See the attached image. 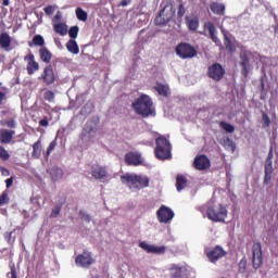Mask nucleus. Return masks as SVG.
I'll list each match as a JSON object with an SVG mask.
<instances>
[{
	"mask_svg": "<svg viewBox=\"0 0 278 278\" xmlns=\"http://www.w3.org/2000/svg\"><path fill=\"white\" fill-rule=\"evenodd\" d=\"M121 181L124 186H127L129 190L137 191L149 188L150 180L146 175L125 174L121 176Z\"/></svg>",
	"mask_w": 278,
	"mask_h": 278,
	"instance_id": "1",
	"label": "nucleus"
},
{
	"mask_svg": "<svg viewBox=\"0 0 278 278\" xmlns=\"http://www.w3.org/2000/svg\"><path fill=\"white\" fill-rule=\"evenodd\" d=\"M132 110L136 112V114H139V116H143L144 118H147L148 116H153V114H155V108H153V100H151V97L147 94H142L132 103Z\"/></svg>",
	"mask_w": 278,
	"mask_h": 278,
	"instance_id": "2",
	"label": "nucleus"
},
{
	"mask_svg": "<svg viewBox=\"0 0 278 278\" xmlns=\"http://www.w3.org/2000/svg\"><path fill=\"white\" fill-rule=\"evenodd\" d=\"M206 214L207 218L213 223H225L227 208L223 204L215 205L214 201H211L206 206Z\"/></svg>",
	"mask_w": 278,
	"mask_h": 278,
	"instance_id": "3",
	"label": "nucleus"
},
{
	"mask_svg": "<svg viewBox=\"0 0 278 278\" xmlns=\"http://www.w3.org/2000/svg\"><path fill=\"white\" fill-rule=\"evenodd\" d=\"M170 141L164 137L156 139L155 156L157 160H170Z\"/></svg>",
	"mask_w": 278,
	"mask_h": 278,
	"instance_id": "4",
	"label": "nucleus"
},
{
	"mask_svg": "<svg viewBox=\"0 0 278 278\" xmlns=\"http://www.w3.org/2000/svg\"><path fill=\"white\" fill-rule=\"evenodd\" d=\"M175 51L178 58H181V60H190L197 55V50L194 47L187 42L179 43Z\"/></svg>",
	"mask_w": 278,
	"mask_h": 278,
	"instance_id": "5",
	"label": "nucleus"
},
{
	"mask_svg": "<svg viewBox=\"0 0 278 278\" xmlns=\"http://www.w3.org/2000/svg\"><path fill=\"white\" fill-rule=\"evenodd\" d=\"M76 266H80L81 268H90L92 264H94V257H92V253L85 251L83 254L76 256Z\"/></svg>",
	"mask_w": 278,
	"mask_h": 278,
	"instance_id": "6",
	"label": "nucleus"
},
{
	"mask_svg": "<svg viewBox=\"0 0 278 278\" xmlns=\"http://www.w3.org/2000/svg\"><path fill=\"white\" fill-rule=\"evenodd\" d=\"M97 138V123L88 122L83 130V140L85 142H92Z\"/></svg>",
	"mask_w": 278,
	"mask_h": 278,
	"instance_id": "7",
	"label": "nucleus"
},
{
	"mask_svg": "<svg viewBox=\"0 0 278 278\" xmlns=\"http://www.w3.org/2000/svg\"><path fill=\"white\" fill-rule=\"evenodd\" d=\"M91 176L93 177V179L103 182L110 177V174L108 173V168H105L104 166L93 165L91 167Z\"/></svg>",
	"mask_w": 278,
	"mask_h": 278,
	"instance_id": "8",
	"label": "nucleus"
},
{
	"mask_svg": "<svg viewBox=\"0 0 278 278\" xmlns=\"http://www.w3.org/2000/svg\"><path fill=\"white\" fill-rule=\"evenodd\" d=\"M140 249H143V251H147V253H154L155 255H164L166 253V247L165 245H153L149 244L147 241H143L139 243Z\"/></svg>",
	"mask_w": 278,
	"mask_h": 278,
	"instance_id": "9",
	"label": "nucleus"
},
{
	"mask_svg": "<svg viewBox=\"0 0 278 278\" xmlns=\"http://www.w3.org/2000/svg\"><path fill=\"white\" fill-rule=\"evenodd\" d=\"M249 55H251V52H249L247 48L242 47L239 55V64L244 76L249 75Z\"/></svg>",
	"mask_w": 278,
	"mask_h": 278,
	"instance_id": "10",
	"label": "nucleus"
},
{
	"mask_svg": "<svg viewBox=\"0 0 278 278\" xmlns=\"http://www.w3.org/2000/svg\"><path fill=\"white\" fill-rule=\"evenodd\" d=\"M224 75L225 68H223V65L215 63L208 67V77H211V79H214L215 81H220Z\"/></svg>",
	"mask_w": 278,
	"mask_h": 278,
	"instance_id": "11",
	"label": "nucleus"
},
{
	"mask_svg": "<svg viewBox=\"0 0 278 278\" xmlns=\"http://www.w3.org/2000/svg\"><path fill=\"white\" fill-rule=\"evenodd\" d=\"M125 162L129 166H140L144 162V159L139 152H128L125 155Z\"/></svg>",
	"mask_w": 278,
	"mask_h": 278,
	"instance_id": "12",
	"label": "nucleus"
},
{
	"mask_svg": "<svg viewBox=\"0 0 278 278\" xmlns=\"http://www.w3.org/2000/svg\"><path fill=\"white\" fill-rule=\"evenodd\" d=\"M156 214L160 223H170L175 218V213L167 206H161Z\"/></svg>",
	"mask_w": 278,
	"mask_h": 278,
	"instance_id": "13",
	"label": "nucleus"
},
{
	"mask_svg": "<svg viewBox=\"0 0 278 278\" xmlns=\"http://www.w3.org/2000/svg\"><path fill=\"white\" fill-rule=\"evenodd\" d=\"M263 262V256H262V244L261 243H255L253 245V258H252V264L253 268L257 270L262 266Z\"/></svg>",
	"mask_w": 278,
	"mask_h": 278,
	"instance_id": "14",
	"label": "nucleus"
},
{
	"mask_svg": "<svg viewBox=\"0 0 278 278\" xmlns=\"http://www.w3.org/2000/svg\"><path fill=\"white\" fill-rule=\"evenodd\" d=\"M206 255H207L210 262H212V264H216V262H218V260H223V257H225V255H227V252H225L222 247L217 245L213 250L206 252Z\"/></svg>",
	"mask_w": 278,
	"mask_h": 278,
	"instance_id": "15",
	"label": "nucleus"
},
{
	"mask_svg": "<svg viewBox=\"0 0 278 278\" xmlns=\"http://www.w3.org/2000/svg\"><path fill=\"white\" fill-rule=\"evenodd\" d=\"M193 165L197 170H207V168L212 166V163L210 162V159H207V156L200 155L195 157Z\"/></svg>",
	"mask_w": 278,
	"mask_h": 278,
	"instance_id": "16",
	"label": "nucleus"
},
{
	"mask_svg": "<svg viewBox=\"0 0 278 278\" xmlns=\"http://www.w3.org/2000/svg\"><path fill=\"white\" fill-rule=\"evenodd\" d=\"M204 34H208L211 40H213L215 45H220V39H218V37L216 36V26H214L212 22H206L204 24Z\"/></svg>",
	"mask_w": 278,
	"mask_h": 278,
	"instance_id": "17",
	"label": "nucleus"
},
{
	"mask_svg": "<svg viewBox=\"0 0 278 278\" xmlns=\"http://www.w3.org/2000/svg\"><path fill=\"white\" fill-rule=\"evenodd\" d=\"M25 60L28 62L27 65V72L28 75H34L36 73V71H38L40 68V65L38 64V62H36L34 54L29 53Z\"/></svg>",
	"mask_w": 278,
	"mask_h": 278,
	"instance_id": "18",
	"label": "nucleus"
},
{
	"mask_svg": "<svg viewBox=\"0 0 278 278\" xmlns=\"http://www.w3.org/2000/svg\"><path fill=\"white\" fill-rule=\"evenodd\" d=\"M14 130H5V129H1L0 130V142H2V144H8L10 142H12V138L14 136Z\"/></svg>",
	"mask_w": 278,
	"mask_h": 278,
	"instance_id": "19",
	"label": "nucleus"
},
{
	"mask_svg": "<svg viewBox=\"0 0 278 278\" xmlns=\"http://www.w3.org/2000/svg\"><path fill=\"white\" fill-rule=\"evenodd\" d=\"M186 23L190 31H197V29H199V17L194 15H189L186 17Z\"/></svg>",
	"mask_w": 278,
	"mask_h": 278,
	"instance_id": "20",
	"label": "nucleus"
},
{
	"mask_svg": "<svg viewBox=\"0 0 278 278\" xmlns=\"http://www.w3.org/2000/svg\"><path fill=\"white\" fill-rule=\"evenodd\" d=\"M50 176L52 181H60L64 177V170L62 167L54 166L50 169Z\"/></svg>",
	"mask_w": 278,
	"mask_h": 278,
	"instance_id": "21",
	"label": "nucleus"
},
{
	"mask_svg": "<svg viewBox=\"0 0 278 278\" xmlns=\"http://www.w3.org/2000/svg\"><path fill=\"white\" fill-rule=\"evenodd\" d=\"M169 273L172 277L175 278L184 277V273H186V267L179 265H172L169 267Z\"/></svg>",
	"mask_w": 278,
	"mask_h": 278,
	"instance_id": "22",
	"label": "nucleus"
},
{
	"mask_svg": "<svg viewBox=\"0 0 278 278\" xmlns=\"http://www.w3.org/2000/svg\"><path fill=\"white\" fill-rule=\"evenodd\" d=\"M12 45V37L7 33L1 34L0 36V46L2 49L10 51V46Z\"/></svg>",
	"mask_w": 278,
	"mask_h": 278,
	"instance_id": "23",
	"label": "nucleus"
},
{
	"mask_svg": "<svg viewBox=\"0 0 278 278\" xmlns=\"http://www.w3.org/2000/svg\"><path fill=\"white\" fill-rule=\"evenodd\" d=\"M42 79L46 84H53L55 81V76L53 75V68L51 66L45 68Z\"/></svg>",
	"mask_w": 278,
	"mask_h": 278,
	"instance_id": "24",
	"label": "nucleus"
},
{
	"mask_svg": "<svg viewBox=\"0 0 278 278\" xmlns=\"http://www.w3.org/2000/svg\"><path fill=\"white\" fill-rule=\"evenodd\" d=\"M66 49L73 55H78L79 54V46L77 45V41H75V39H70L67 41Z\"/></svg>",
	"mask_w": 278,
	"mask_h": 278,
	"instance_id": "25",
	"label": "nucleus"
},
{
	"mask_svg": "<svg viewBox=\"0 0 278 278\" xmlns=\"http://www.w3.org/2000/svg\"><path fill=\"white\" fill-rule=\"evenodd\" d=\"M53 29L60 36H66L68 34V26L64 23L53 24Z\"/></svg>",
	"mask_w": 278,
	"mask_h": 278,
	"instance_id": "26",
	"label": "nucleus"
},
{
	"mask_svg": "<svg viewBox=\"0 0 278 278\" xmlns=\"http://www.w3.org/2000/svg\"><path fill=\"white\" fill-rule=\"evenodd\" d=\"M211 12L217 14L218 16H223V14H225V4L213 2L211 4Z\"/></svg>",
	"mask_w": 278,
	"mask_h": 278,
	"instance_id": "27",
	"label": "nucleus"
},
{
	"mask_svg": "<svg viewBox=\"0 0 278 278\" xmlns=\"http://www.w3.org/2000/svg\"><path fill=\"white\" fill-rule=\"evenodd\" d=\"M186 186H188V180L186 179V177H184L182 175H178L176 178L177 191L181 192V190H184V188H186Z\"/></svg>",
	"mask_w": 278,
	"mask_h": 278,
	"instance_id": "28",
	"label": "nucleus"
},
{
	"mask_svg": "<svg viewBox=\"0 0 278 278\" xmlns=\"http://www.w3.org/2000/svg\"><path fill=\"white\" fill-rule=\"evenodd\" d=\"M154 88L162 97H168L170 94V89L166 85L156 84Z\"/></svg>",
	"mask_w": 278,
	"mask_h": 278,
	"instance_id": "29",
	"label": "nucleus"
},
{
	"mask_svg": "<svg viewBox=\"0 0 278 278\" xmlns=\"http://www.w3.org/2000/svg\"><path fill=\"white\" fill-rule=\"evenodd\" d=\"M42 154V144L40 143V140H38L36 143L33 146V154L31 156L38 160L40 155Z\"/></svg>",
	"mask_w": 278,
	"mask_h": 278,
	"instance_id": "30",
	"label": "nucleus"
},
{
	"mask_svg": "<svg viewBox=\"0 0 278 278\" xmlns=\"http://www.w3.org/2000/svg\"><path fill=\"white\" fill-rule=\"evenodd\" d=\"M29 47H45V37L43 36H40V35H36L34 38H33V43L29 42L28 43Z\"/></svg>",
	"mask_w": 278,
	"mask_h": 278,
	"instance_id": "31",
	"label": "nucleus"
},
{
	"mask_svg": "<svg viewBox=\"0 0 278 278\" xmlns=\"http://www.w3.org/2000/svg\"><path fill=\"white\" fill-rule=\"evenodd\" d=\"M39 53L42 62H46L47 64L51 62V52L47 48H41Z\"/></svg>",
	"mask_w": 278,
	"mask_h": 278,
	"instance_id": "32",
	"label": "nucleus"
},
{
	"mask_svg": "<svg viewBox=\"0 0 278 278\" xmlns=\"http://www.w3.org/2000/svg\"><path fill=\"white\" fill-rule=\"evenodd\" d=\"M92 110H94V104H92V102H87L80 110V114L81 116H88V114L92 113Z\"/></svg>",
	"mask_w": 278,
	"mask_h": 278,
	"instance_id": "33",
	"label": "nucleus"
},
{
	"mask_svg": "<svg viewBox=\"0 0 278 278\" xmlns=\"http://www.w3.org/2000/svg\"><path fill=\"white\" fill-rule=\"evenodd\" d=\"M270 175H273V161H266V163H265V181H269Z\"/></svg>",
	"mask_w": 278,
	"mask_h": 278,
	"instance_id": "34",
	"label": "nucleus"
},
{
	"mask_svg": "<svg viewBox=\"0 0 278 278\" xmlns=\"http://www.w3.org/2000/svg\"><path fill=\"white\" fill-rule=\"evenodd\" d=\"M76 17L78 18V21L86 23V21H88V13L86 11H84V9L77 8L76 9Z\"/></svg>",
	"mask_w": 278,
	"mask_h": 278,
	"instance_id": "35",
	"label": "nucleus"
},
{
	"mask_svg": "<svg viewBox=\"0 0 278 278\" xmlns=\"http://www.w3.org/2000/svg\"><path fill=\"white\" fill-rule=\"evenodd\" d=\"M164 10L163 9L160 14L155 17L154 23L155 25H166L168 23V18L164 17Z\"/></svg>",
	"mask_w": 278,
	"mask_h": 278,
	"instance_id": "36",
	"label": "nucleus"
},
{
	"mask_svg": "<svg viewBox=\"0 0 278 278\" xmlns=\"http://www.w3.org/2000/svg\"><path fill=\"white\" fill-rule=\"evenodd\" d=\"M220 127L228 134H233L236 131V128L233 127V125H231L227 122H220Z\"/></svg>",
	"mask_w": 278,
	"mask_h": 278,
	"instance_id": "37",
	"label": "nucleus"
},
{
	"mask_svg": "<svg viewBox=\"0 0 278 278\" xmlns=\"http://www.w3.org/2000/svg\"><path fill=\"white\" fill-rule=\"evenodd\" d=\"M78 34H79V27L78 26H73L68 30L70 38H73V40H75V38H77Z\"/></svg>",
	"mask_w": 278,
	"mask_h": 278,
	"instance_id": "38",
	"label": "nucleus"
},
{
	"mask_svg": "<svg viewBox=\"0 0 278 278\" xmlns=\"http://www.w3.org/2000/svg\"><path fill=\"white\" fill-rule=\"evenodd\" d=\"M224 36L226 39V49H228V51H230V53H233V51H236V46H233V43H231V40H229L227 35H224Z\"/></svg>",
	"mask_w": 278,
	"mask_h": 278,
	"instance_id": "39",
	"label": "nucleus"
},
{
	"mask_svg": "<svg viewBox=\"0 0 278 278\" xmlns=\"http://www.w3.org/2000/svg\"><path fill=\"white\" fill-rule=\"evenodd\" d=\"M0 157L1 160L8 161L10 160V153H8V150L5 148L0 146Z\"/></svg>",
	"mask_w": 278,
	"mask_h": 278,
	"instance_id": "40",
	"label": "nucleus"
},
{
	"mask_svg": "<svg viewBox=\"0 0 278 278\" xmlns=\"http://www.w3.org/2000/svg\"><path fill=\"white\" fill-rule=\"evenodd\" d=\"M55 10H58V5H48L43 9L48 16H51V14L55 12Z\"/></svg>",
	"mask_w": 278,
	"mask_h": 278,
	"instance_id": "41",
	"label": "nucleus"
},
{
	"mask_svg": "<svg viewBox=\"0 0 278 278\" xmlns=\"http://www.w3.org/2000/svg\"><path fill=\"white\" fill-rule=\"evenodd\" d=\"M55 147H58V141L53 140L50 142L48 150H47V157H49V155H51V152L55 149Z\"/></svg>",
	"mask_w": 278,
	"mask_h": 278,
	"instance_id": "42",
	"label": "nucleus"
},
{
	"mask_svg": "<svg viewBox=\"0 0 278 278\" xmlns=\"http://www.w3.org/2000/svg\"><path fill=\"white\" fill-rule=\"evenodd\" d=\"M54 99H55V93H53V91H46L45 92V100L46 101L53 102Z\"/></svg>",
	"mask_w": 278,
	"mask_h": 278,
	"instance_id": "43",
	"label": "nucleus"
},
{
	"mask_svg": "<svg viewBox=\"0 0 278 278\" xmlns=\"http://www.w3.org/2000/svg\"><path fill=\"white\" fill-rule=\"evenodd\" d=\"M79 216L81 220H85L86 223H90L92 220V218L85 211H80Z\"/></svg>",
	"mask_w": 278,
	"mask_h": 278,
	"instance_id": "44",
	"label": "nucleus"
},
{
	"mask_svg": "<svg viewBox=\"0 0 278 278\" xmlns=\"http://www.w3.org/2000/svg\"><path fill=\"white\" fill-rule=\"evenodd\" d=\"M247 271V258H242L239 262V273H245Z\"/></svg>",
	"mask_w": 278,
	"mask_h": 278,
	"instance_id": "45",
	"label": "nucleus"
},
{
	"mask_svg": "<svg viewBox=\"0 0 278 278\" xmlns=\"http://www.w3.org/2000/svg\"><path fill=\"white\" fill-rule=\"evenodd\" d=\"M10 203V198L8 197V193H2L0 197V205H5Z\"/></svg>",
	"mask_w": 278,
	"mask_h": 278,
	"instance_id": "46",
	"label": "nucleus"
},
{
	"mask_svg": "<svg viewBox=\"0 0 278 278\" xmlns=\"http://www.w3.org/2000/svg\"><path fill=\"white\" fill-rule=\"evenodd\" d=\"M60 212H61V208L60 206H56L52 210V213H51V218H58V216H60Z\"/></svg>",
	"mask_w": 278,
	"mask_h": 278,
	"instance_id": "47",
	"label": "nucleus"
},
{
	"mask_svg": "<svg viewBox=\"0 0 278 278\" xmlns=\"http://www.w3.org/2000/svg\"><path fill=\"white\" fill-rule=\"evenodd\" d=\"M270 126V117H268L266 114H263V127H269Z\"/></svg>",
	"mask_w": 278,
	"mask_h": 278,
	"instance_id": "48",
	"label": "nucleus"
},
{
	"mask_svg": "<svg viewBox=\"0 0 278 278\" xmlns=\"http://www.w3.org/2000/svg\"><path fill=\"white\" fill-rule=\"evenodd\" d=\"M9 278H16V268L14 266L11 267V273L8 274Z\"/></svg>",
	"mask_w": 278,
	"mask_h": 278,
	"instance_id": "49",
	"label": "nucleus"
},
{
	"mask_svg": "<svg viewBox=\"0 0 278 278\" xmlns=\"http://www.w3.org/2000/svg\"><path fill=\"white\" fill-rule=\"evenodd\" d=\"M62 21V12L58 11L55 16L53 17V23Z\"/></svg>",
	"mask_w": 278,
	"mask_h": 278,
	"instance_id": "50",
	"label": "nucleus"
},
{
	"mask_svg": "<svg viewBox=\"0 0 278 278\" xmlns=\"http://www.w3.org/2000/svg\"><path fill=\"white\" fill-rule=\"evenodd\" d=\"M39 125L41 127H49V121L47 118H43L39 122Z\"/></svg>",
	"mask_w": 278,
	"mask_h": 278,
	"instance_id": "51",
	"label": "nucleus"
},
{
	"mask_svg": "<svg viewBox=\"0 0 278 278\" xmlns=\"http://www.w3.org/2000/svg\"><path fill=\"white\" fill-rule=\"evenodd\" d=\"M7 125H8V127H10L11 129L16 128V122H14V119L9 121V122L7 123Z\"/></svg>",
	"mask_w": 278,
	"mask_h": 278,
	"instance_id": "52",
	"label": "nucleus"
},
{
	"mask_svg": "<svg viewBox=\"0 0 278 278\" xmlns=\"http://www.w3.org/2000/svg\"><path fill=\"white\" fill-rule=\"evenodd\" d=\"M4 238L7 242L11 243L12 242V232H5Z\"/></svg>",
	"mask_w": 278,
	"mask_h": 278,
	"instance_id": "53",
	"label": "nucleus"
},
{
	"mask_svg": "<svg viewBox=\"0 0 278 278\" xmlns=\"http://www.w3.org/2000/svg\"><path fill=\"white\" fill-rule=\"evenodd\" d=\"M13 182H14V180H13L12 178H8V179L5 180L7 188H10Z\"/></svg>",
	"mask_w": 278,
	"mask_h": 278,
	"instance_id": "54",
	"label": "nucleus"
},
{
	"mask_svg": "<svg viewBox=\"0 0 278 278\" xmlns=\"http://www.w3.org/2000/svg\"><path fill=\"white\" fill-rule=\"evenodd\" d=\"M184 12H185L184 4H180L179 5V11H178L179 16H184Z\"/></svg>",
	"mask_w": 278,
	"mask_h": 278,
	"instance_id": "55",
	"label": "nucleus"
},
{
	"mask_svg": "<svg viewBox=\"0 0 278 278\" xmlns=\"http://www.w3.org/2000/svg\"><path fill=\"white\" fill-rule=\"evenodd\" d=\"M266 162H273V150L269 151Z\"/></svg>",
	"mask_w": 278,
	"mask_h": 278,
	"instance_id": "56",
	"label": "nucleus"
},
{
	"mask_svg": "<svg viewBox=\"0 0 278 278\" xmlns=\"http://www.w3.org/2000/svg\"><path fill=\"white\" fill-rule=\"evenodd\" d=\"M1 173L4 177H8L10 175V170L5 169V168H2L1 169Z\"/></svg>",
	"mask_w": 278,
	"mask_h": 278,
	"instance_id": "57",
	"label": "nucleus"
},
{
	"mask_svg": "<svg viewBox=\"0 0 278 278\" xmlns=\"http://www.w3.org/2000/svg\"><path fill=\"white\" fill-rule=\"evenodd\" d=\"M5 100V94L0 91V103H2Z\"/></svg>",
	"mask_w": 278,
	"mask_h": 278,
	"instance_id": "58",
	"label": "nucleus"
},
{
	"mask_svg": "<svg viewBox=\"0 0 278 278\" xmlns=\"http://www.w3.org/2000/svg\"><path fill=\"white\" fill-rule=\"evenodd\" d=\"M231 151H236V144L233 142H230Z\"/></svg>",
	"mask_w": 278,
	"mask_h": 278,
	"instance_id": "59",
	"label": "nucleus"
},
{
	"mask_svg": "<svg viewBox=\"0 0 278 278\" xmlns=\"http://www.w3.org/2000/svg\"><path fill=\"white\" fill-rule=\"evenodd\" d=\"M3 5L5 7L10 5V0H3Z\"/></svg>",
	"mask_w": 278,
	"mask_h": 278,
	"instance_id": "60",
	"label": "nucleus"
},
{
	"mask_svg": "<svg viewBox=\"0 0 278 278\" xmlns=\"http://www.w3.org/2000/svg\"><path fill=\"white\" fill-rule=\"evenodd\" d=\"M121 5H123V7L127 5V0H123Z\"/></svg>",
	"mask_w": 278,
	"mask_h": 278,
	"instance_id": "61",
	"label": "nucleus"
},
{
	"mask_svg": "<svg viewBox=\"0 0 278 278\" xmlns=\"http://www.w3.org/2000/svg\"><path fill=\"white\" fill-rule=\"evenodd\" d=\"M2 168H1V166H0V170H1Z\"/></svg>",
	"mask_w": 278,
	"mask_h": 278,
	"instance_id": "62",
	"label": "nucleus"
},
{
	"mask_svg": "<svg viewBox=\"0 0 278 278\" xmlns=\"http://www.w3.org/2000/svg\"><path fill=\"white\" fill-rule=\"evenodd\" d=\"M0 86H1V83H0Z\"/></svg>",
	"mask_w": 278,
	"mask_h": 278,
	"instance_id": "63",
	"label": "nucleus"
}]
</instances>
